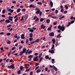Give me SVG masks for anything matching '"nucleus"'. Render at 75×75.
<instances>
[{
	"label": "nucleus",
	"instance_id": "nucleus-56",
	"mask_svg": "<svg viewBox=\"0 0 75 75\" xmlns=\"http://www.w3.org/2000/svg\"><path fill=\"white\" fill-rule=\"evenodd\" d=\"M58 10H55V13H56V14H57V13H58Z\"/></svg>",
	"mask_w": 75,
	"mask_h": 75
},
{
	"label": "nucleus",
	"instance_id": "nucleus-13",
	"mask_svg": "<svg viewBox=\"0 0 75 75\" xmlns=\"http://www.w3.org/2000/svg\"><path fill=\"white\" fill-rule=\"evenodd\" d=\"M46 22L47 23V24H49V23H50V19H47L46 20Z\"/></svg>",
	"mask_w": 75,
	"mask_h": 75
},
{
	"label": "nucleus",
	"instance_id": "nucleus-27",
	"mask_svg": "<svg viewBox=\"0 0 75 75\" xmlns=\"http://www.w3.org/2000/svg\"><path fill=\"white\" fill-rule=\"evenodd\" d=\"M64 7L66 8V9L67 10L68 9V6L66 5H65Z\"/></svg>",
	"mask_w": 75,
	"mask_h": 75
},
{
	"label": "nucleus",
	"instance_id": "nucleus-16",
	"mask_svg": "<svg viewBox=\"0 0 75 75\" xmlns=\"http://www.w3.org/2000/svg\"><path fill=\"white\" fill-rule=\"evenodd\" d=\"M52 41L53 44H55V39H53L52 40Z\"/></svg>",
	"mask_w": 75,
	"mask_h": 75
},
{
	"label": "nucleus",
	"instance_id": "nucleus-45",
	"mask_svg": "<svg viewBox=\"0 0 75 75\" xmlns=\"http://www.w3.org/2000/svg\"><path fill=\"white\" fill-rule=\"evenodd\" d=\"M24 20V16H23L22 17V19H21V21H23Z\"/></svg>",
	"mask_w": 75,
	"mask_h": 75
},
{
	"label": "nucleus",
	"instance_id": "nucleus-54",
	"mask_svg": "<svg viewBox=\"0 0 75 75\" xmlns=\"http://www.w3.org/2000/svg\"><path fill=\"white\" fill-rule=\"evenodd\" d=\"M57 22H55L53 23V25H57Z\"/></svg>",
	"mask_w": 75,
	"mask_h": 75
},
{
	"label": "nucleus",
	"instance_id": "nucleus-64",
	"mask_svg": "<svg viewBox=\"0 0 75 75\" xmlns=\"http://www.w3.org/2000/svg\"><path fill=\"white\" fill-rule=\"evenodd\" d=\"M33 71H31L30 73V75H33Z\"/></svg>",
	"mask_w": 75,
	"mask_h": 75
},
{
	"label": "nucleus",
	"instance_id": "nucleus-30",
	"mask_svg": "<svg viewBox=\"0 0 75 75\" xmlns=\"http://www.w3.org/2000/svg\"><path fill=\"white\" fill-rule=\"evenodd\" d=\"M5 21V19H3L1 20V21H0V23H1L2 22H3V21Z\"/></svg>",
	"mask_w": 75,
	"mask_h": 75
},
{
	"label": "nucleus",
	"instance_id": "nucleus-57",
	"mask_svg": "<svg viewBox=\"0 0 75 75\" xmlns=\"http://www.w3.org/2000/svg\"><path fill=\"white\" fill-rule=\"evenodd\" d=\"M61 12V13H63V12H64V9H62L60 11Z\"/></svg>",
	"mask_w": 75,
	"mask_h": 75
},
{
	"label": "nucleus",
	"instance_id": "nucleus-7",
	"mask_svg": "<svg viewBox=\"0 0 75 75\" xmlns=\"http://www.w3.org/2000/svg\"><path fill=\"white\" fill-rule=\"evenodd\" d=\"M29 8H35V6L31 4L29 5Z\"/></svg>",
	"mask_w": 75,
	"mask_h": 75
},
{
	"label": "nucleus",
	"instance_id": "nucleus-18",
	"mask_svg": "<svg viewBox=\"0 0 75 75\" xmlns=\"http://www.w3.org/2000/svg\"><path fill=\"white\" fill-rule=\"evenodd\" d=\"M11 68H12V69H14V66L13 64H12L11 66Z\"/></svg>",
	"mask_w": 75,
	"mask_h": 75
},
{
	"label": "nucleus",
	"instance_id": "nucleus-25",
	"mask_svg": "<svg viewBox=\"0 0 75 75\" xmlns=\"http://www.w3.org/2000/svg\"><path fill=\"white\" fill-rule=\"evenodd\" d=\"M28 17V15L27 14L25 15L24 16V19H27V18Z\"/></svg>",
	"mask_w": 75,
	"mask_h": 75
},
{
	"label": "nucleus",
	"instance_id": "nucleus-42",
	"mask_svg": "<svg viewBox=\"0 0 75 75\" xmlns=\"http://www.w3.org/2000/svg\"><path fill=\"white\" fill-rule=\"evenodd\" d=\"M42 56V53H41L39 55V58H40Z\"/></svg>",
	"mask_w": 75,
	"mask_h": 75
},
{
	"label": "nucleus",
	"instance_id": "nucleus-9",
	"mask_svg": "<svg viewBox=\"0 0 75 75\" xmlns=\"http://www.w3.org/2000/svg\"><path fill=\"white\" fill-rule=\"evenodd\" d=\"M9 20H10V21H13V17L11 16H9Z\"/></svg>",
	"mask_w": 75,
	"mask_h": 75
},
{
	"label": "nucleus",
	"instance_id": "nucleus-35",
	"mask_svg": "<svg viewBox=\"0 0 75 75\" xmlns=\"http://www.w3.org/2000/svg\"><path fill=\"white\" fill-rule=\"evenodd\" d=\"M37 4H39V5H42V3L40 2H38L37 3Z\"/></svg>",
	"mask_w": 75,
	"mask_h": 75
},
{
	"label": "nucleus",
	"instance_id": "nucleus-43",
	"mask_svg": "<svg viewBox=\"0 0 75 75\" xmlns=\"http://www.w3.org/2000/svg\"><path fill=\"white\" fill-rule=\"evenodd\" d=\"M11 42H10V41L8 40V41L7 43L8 44H10V43Z\"/></svg>",
	"mask_w": 75,
	"mask_h": 75
},
{
	"label": "nucleus",
	"instance_id": "nucleus-19",
	"mask_svg": "<svg viewBox=\"0 0 75 75\" xmlns=\"http://www.w3.org/2000/svg\"><path fill=\"white\" fill-rule=\"evenodd\" d=\"M71 24V22H69L68 23V24L67 25V27H69V25H70Z\"/></svg>",
	"mask_w": 75,
	"mask_h": 75
},
{
	"label": "nucleus",
	"instance_id": "nucleus-36",
	"mask_svg": "<svg viewBox=\"0 0 75 75\" xmlns=\"http://www.w3.org/2000/svg\"><path fill=\"white\" fill-rule=\"evenodd\" d=\"M26 44H29L28 39H26Z\"/></svg>",
	"mask_w": 75,
	"mask_h": 75
},
{
	"label": "nucleus",
	"instance_id": "nucleus-40",
	"mask_svg": "<svg viewBox=\"0 0 75 75\" xmlns=\"http://www.w3.org/2000/svg\"><path fill=\"white\" fill-rule=\"evenodd\" d=\"M6 35L8 36L10 35H11V33H8L6 34Z\"/></svg>",
	"mask_w": 75,
	"mask_h": 75
},
{
	"label": "nucleus",
	"instance_id": "nucleus-63",
	"mask_svg": "<svg viewBox=\"0 0 75 75\" xmlns=\"http://www.w3.org/2000/svg\"><path fill=\"white\" fill-rule=\"evenodd\" d=\"M36 18H37V16H35L34 18V20H35V19Z\"/></svg>",
	"mask_w": 75,
	"mask_h": 75
},
{
	"label": "nucleus",
	"instance_id": "nucleus-8",
	"mask_svg": "<svg viewBox=\"0 0 75 75\" xmlns=\"http://www.w3.org/2000/svg\"><path fill=\"white\" fill-rule=\"evenodd\" d=\"M49 52H50L51 54H53V53H54V50H50L49 51Z\"/></svg>",
	"mask_w": 75,
	"mask_h": 75
},
{
	"label": "nucleus",
	"instance_id": "nucleus-41",
	"mask_svg": "<svg viewBox=\"0 0 75 75\" xmlns=\"http://www.w3.org/2000/svg\"><path fill=\"white\" fill-rule=\"evenodd\" d=\"M38 20H39V18H37L35 21V22H37Z\"/></svg>",
	"mask_w": 75,
	"mask_h": 75
},
{
	"label": "nucleus",
	"instance_id": "nucleus-60",
	"mask_svg": "<svg viewBox=\"0 0 75 75\" xmlns=\"http://www.w3.org/2000/svg\"><path fill=\"white\" fill-rule=\"evenodd\" d=\"M38 53H35L34 55H35V56H37V55H38Z\"/></svg>",
	"mask_w": 75,
	"mask_h": 75
},
{
	"label": "nucleus",
	"instance_id": "nucleus-44",
	"mask_svg": "<svg viewBox=\"0 0 75 75\" xmlns=\"http://www.w3.org/2000/svg\"><path fill=\"white\" fill-rule=\"evenodd\" d=\"M23 48V46H20L19 47V49L20 50L21 49Z\"/></svg>",
	"mask_w": 75,
	"mask_h": 75
},
{
	"label": "nucleus",
	"instance_id": "nucleus-17",
	"mask_svg": "<svg viewBox=\"0 0 75 75\" xmlns=\"http://www.w3.org/2000/svg\"><path fill=\"white\" fill-rule=\"evenodd\" d=\"M5 22H6L7 23H10V21L8 19L6 20L5 21Z\"/></svg>",
	"mask_w": 75,
	"mask_h": 75
},
{
	"label": "nucleus",
	"instance_id": "nucleus-46",
	"mask_svg": "<svg viewBox=\"0 0 75 75\" xmlns=\"http://www.w3.org/2000/svg\"><path fill=\"white\" fill-rule=\"evenodd\" d=\"M20 10H21V9H19L17 11V13H19V12H20Z\"/></svg>",
	"mask_w": 75,
	"mask_h": 75
},
{
	"label": "nucleus",
	"instance_id": "nucleus-4",
	"mask_svg": "<svg viewBox=\"0 0 75 75\" xmlns=\"http://www.w3.org/2000/svg\"><path fill=\"white\" fill-rule=\"evenodd\" d=\"M60 30L62 31H64L65 30V26H61L60 28Z\"/></svg>",
	"mask_w": 75,
	"mask_h": 75
},
{
	"label": "nucleus",
	"instance_id": "nucleus-34",
	"mask_svg": "<svg viewBox=\"0 0 75 75\" xmlns=\"http://www.w3.org/2000/svg\"><path fill=\"white\" fill-rule=\"evenodd\" d=\"M2 13H6V10L5 9L3 10L2 11Z\"/></svg>",
	"mask_w": 75,
	"mask_h": 75
},
{
	"label": "nucleus",
	"instance_id": "nucleus-52",
	"mask_svg": "<svg viewBox=\"0 0 75 75\" xmlns=\"http://www.w3.org/2000/svg\"><path fill=\"white\" fill-rule=\"evenodd\" d=\"M51 30V28H47V30L48 31H50Z\"/></svg>",
	"mask_w": 75,
	"mask_h": 75
},
{
	"label": "nucleus",
	"instance_id": "nucleus-38",
	"mask_svg": "<svg viewBox=\"0 0 75 75\" xmlns=\"http://www.w3.org/2000/svg\"><path fill=\"white\" fill-rule=\"evenodd\" d=\"M53 69L56 71H57V68H56L55 67H53Z\"/></svg>",
	"mask_w": 75,
	"mask_h": 75
},
{
	"label": "nucleus",
	"instance_id": "nucleus-53",
	"mask_svg": "<svg viewBox=\"0 0 75 75\" xmlns=\"http://www.w3.org/2000/svg\"><path fill=\"white\" fill-rule=\"evenodd\" d=\"M31 52H32V51L31 50H30L29 51V52H28V54H30L31 53Z\"/></svg>",
	"mask_w": 75,
	"mask_h": 75
},
{
	"label": "nucleus",
	"instance_id": "nucleus-1",
	"mask_svg": "<svg viewBox=\"0 0 75 75\" xmlns=\"http://www.w3.org/2000/svg\"><path fill=\"white\" fill-rule=\"evenodd\" d=\"M35 11H37L35 12V13H36V14H38L40 13V16H41L42 14V12H41V11H40V9H39V8H37L35 9Z\"/></svg>",
	"mask_w": 75,
	"mask_h": 75
},
{
	"label": "nucleus",
	"instance_id": "nucleus-62",
	"mask_svg": "<svg viewBox=\"0 0 75 75\" xmlns=\"http://www.w3.org/2000/svg\"><path fill=\"white\" fill-rule=\"evenodd\" d=\"M20 36H18V37H17V40H18L19 39H20Z\"/></svg>",
	"mask_w": 75,
	"mask_h": 75
},
{
	"label": "nucleus",
	"instance_id": "nucleus-3",
	"mask_svg": "<svg viewBox=\"0 0 75 75\" xmlns=\"http://www.w3.org/2000/svg\"><path fill=\"white\" fill-rule=\"evenodd\" d=\"M33 57V55H30L28 57V58H29V59L28 60V61H30L31 60V58Z\"/></svg>",
	"mask_w": 75,
	"mask_h": 75
},
{
	"label": "nucleus",
	"instance_id": "nucleus-26",
	"mask_svg": "<svg viewBox=\"0 0 75 75\" xmlns=\"http://www.w3.org/2000/svg\"><path fill=\"white\" fill-rule=\"evenodd\" d=\"M49 58V57L48 56V55H46L45 56V58L46 59H48Z\"/></svg>",
	"mask_w": 75,
	"mask_h": 75
},
{
	"label": "nucleus",
	"instance_id": "nucleus-31",
	"mask_svg": "<svg viewBox=\"0 0 75 75\" xmlns=\"http://www.w3.org/2000/svg\"><path fill=\"white\" fill-rule=\"evenodd\" d=\"M18 20V18L17 17H16V19L15 20V22L16 23V22H17Z\"/></svg>",
	"mask_w": 75,
	"mask_h": 75
},
{
	"label": "nucleus",
	"instance_id": "nucleus-47",
	"mask_svg": "<svg viewBox=\"0 0 75 75\" xmlns=\"http://www.w3.org/2000/svg\"><path fill=\"white\" fill-rule=\"evenodd\" d=\"M75 22V21H71L70 23L71 24H73Z\"/></svg>",
	"mask_w": 75,
	"mask_h": 75
},
{
	"label": "nucleus",
	"instance_id": "nucleus-24",
	"mask_svg": "<svg viewBox=\"0 0 75 75\" xmlns=\"http://www.w3.org/2000/svg\"><path fill=\"white\" fill-rule=\"evenodd\" d=\"M41 71V69H38L37 70V73H39V72H40Z\"/></svg>",
	"mask_w": 75,
	"mask_h": 75
},
{
	"label": "nucleus",
	"instance_id": "nucleus-59",
	"mask_svg": "<svg viewBox=\"0 0 75 75\" xmlns=\"http://www.w3.org/2000/svg\"><path fill=\"white\" fill-rule=\"evenodd\" d=\"M38 65H39V63H37L35 66V67H36L37 66H38Z\"/></svg>",
	"mask_w": 75,
	"mask_h": 75
},
{
	"label": "nucleus",
	"instance_id": "nucleus-33",
	"mask_svg": "<svg viewBox=\"0 0 75 75\" xmlns=\"http://www.w3.org/2000/svg\"><path fill=\"white\" fill-rule=\"evenodd\" d=\"M9 60H10L9 59H7L6 61V62H9Z\"/></svg>",
	"mask_w": 75,
	"mask_h": 75
},
{
	"label": "nucleus",
	"instance_id": "nucleus-29",
	"mask_svg": "<svg viewBox=\"0 0 75 75\" xmlns=\"http://www.w3.org/2000/svg\"><path fill=\"white\" fill-rule=\"evenodd\" d=\"M1 65L2 67H3V68H4V67H5V65H4V64H3V63H2Z\"/></svg>",
	"mask_w": 75,
	"mask_h": 75
},
{
	"label": "nucleus",
	"instance_id": "nucleus-5",
	"mask_svg": "<svg viewBox=\"0 0 75 75\" xmlns=\"http://www.w3.org/2000/svg\"><path fill=\"white\" fill-rule=\"evenodd\" d=\"M25 35L24 34H22L21 35V39H24L25 38V36H24Z\"/></svg>",
	"mask_w": 75,
	"mask_h": 75
},
{
	"label": "nucleus",
	"instance_id": "nucleus-55",
	"mask_svg": "<svg viewBox=\"0 0 75 75\" xmlns=\"http://www.w3.org/2000/svg\"><path fill=\"white\" fill-rule=\"evenodd\" d=\"M38 68H39V66H38V67H36L35 68V70H37L38 69Z\"/></svg>",
	"mask_w": 75,
	"mask_h": 75
},
{
	"label": "nucleus",
	"instance_id": "nucleus-2",
	"mask_svg": "<svg viewBox=\"0 0 75 75\" xmlns=\"http://www.w3.org/2000/svg\"><path fill=\"white\" fill-rule=\"evenodd\" d=\"M38 56L35 57L33 59V61H34L37 62L38 60Z\"/></svg>",
	"mask_w": 75,
	"mask_h": 75
},
{
	"label": "nucleus",
	"instance_id": "nucleus-6",
	"mask_svg": "<svg viewBox=\"0 0 75 75\" xmlns=\"http://www.w3.org/2000/svg\"><path fill=\"white\" fill-rule=\"evenodd\" d=\"M49 35L51 36V37H53L54 35V32H52L51 33H50Z\"/></svg>",
	"mask_w": 75,
	"mask_h": 75
},
{
	"label": "nucleus",
	"instance_id": "nucleus-12",
	"mask_svg": "<svg viewBox=\"0 0 75 75\" xmlns=\"http://www.w3.org/2000/svg\"><path fill=\"white\" fill-rule=\"evenodd\" d=\"M22 52L23 53H25V52H26V48H24L23 49V50Z\"/></svg>",
	"mask_w": 75,
	"mask_h": 75
},
{
	"label": "nucleus",
	"instance_id": "nucleus-50",
	"mask_svg": "<svg viewBox=\"0 0 75 75\" xmlns=\"http://www.w3.org/2000/svg\"><path fill=\"white\" fill-rule=\"evenodd\" d=\"M61 26H60V25H59L58 26V29H60V30H61Z\"/></svg>",
	"mask_w": 75,
	"mask_h": 75
},
{
	"label": "nucleus",
	"instance_id": "nucleus-48",
	"mask_svg": "<svg viewBox=\"0 0 75 75\" xmlns=\"http://www.w3.org/2000/svg\"><path fill=\"white\" fill-rule=\"evenodd\" d=\"M13 4H16V1H12Z\"/></svg>",
	"mask_w": 75,
	"mask_h": 75
},
{
	"label": "nucleus",
	"instance_id": "nucleus-61",
	"mask_svg": "<svg viewBox=\"0 0 75 75\" xmlns=\"http://www.w3.org/2000/svg\"><path fill=\"white\" fill-rule=\"evenodd\" d=\"M28 51H29V49H28L25 53L26 54H27V53H28Z\"/></svg>",
	"mask_w": 75,
	"mask_h": 75
},
{
	"label": "nucleus",
	"instance_id": "nucleus-22",
	"mask_svg": "<svg viewBox=\"0 0 75 75\" xmlns=\"http://www.w3.org/2000/svg\"><path fill=\"white\" fill-rule=\"evenodd\" d=\"M29 36L30 37V38H32L33 37V33H30V34H29Z\"/></svg>",
	"mask_w": 75,
	"mask_h": 75
},
{
	"label": "nucleus",
	"instance_id": "nucleus-39",
	"mask_svg": "<svg viewBox=\"0 0 75 75\" xmlns=\"http://www.w3.org/2000/svg\"><path fill=\"white\" fill-rule=\"evenodd\" d=\"M44 20V18H41L40 19V21L41 22H42V21H43Z\"/></svg>",
	"mask_w": 75,
	"mask_h": 75
},
{
	"label": "nucleus",
	"instance_id": "nucleus-23",
	"mask_svg": "<svg viewBox=\"0 0 75 75\" xmlns=\"http://www.w3.org/2000/svg\"><path fill=\"white\" fill-rule=\"evenodd\" d=\"M23 53H24L23 52V51H21L20 52V54H19V56H21L23 55Z\"/></svg>",
	"mask_w": 75,
	"mask_h": 75
},
{
	"label": "nucleus",
	"instance_id": "nucleus-32",
	"mask_svg": "<svg viewBox=\"0 0 75 75\" xmlns=\"http://www.w3.org/2000/svg\"><path fill=\"white\" fill-rule=\"evenodd\" d=\"M29 31H30L31 33H33V31H34V30L30 29L29 30Z\"/></svg>",
	"mask_w": 75,
	"mask_h": 75
},
{
	"label": "nucleus",
	"instance_id": "nucleus-11",
	"mask_svg": "<svg viewBox=\"0 0 75 75\" xmlns=\"http://www.w3.org/2000/svg\"><path fill=\"white\" fill-rule=\"evenodd\" d=\"M40 39H37L35 41V42H39V41H40Z\"/></svg>",
	"mask_w": 75,
	"mask_h": 75
},
{
	"label": "nucleus",
	"instance_id": "nucleus-15",
	"mask_svg": "<svg viewBox=\"0 0 75 75\" xmlns=\"http://www.w3.org/2000/svg\"><path fill=\"white\" fill-rule=\"evenodd\" d=\"M60 35H61V34H59V35H57L56 37L57 38H61V36Z\"/></svg>",
	"mask_w": 75,
	"mask_h": 75
},
{
	"label": "nucleus",
	"instance_id": "nucleus-58",
	"mask_svg": "<svg viewBox=\"0 0 75 75\" xmlns=\"http://www.w3.org/2000/svg\"><path fill=\"white\" fill-rule=\"evenodd\" d=\"M29 40L30 41H31V40H33V39L32 38H29Z\"/></svg>",
	"mask_w": 75,
	"mask_h": 75
},
{
	"label": "nucleus",
	"instance_id": "nucleus-10",
	"mask_svg": "<svg viewBox=\"0 0 75 75\" xmlns=\"http://www.w3.org/2000/svg\"><path fill=\"white\" fill-rule=\"evenodd\" d=\"M50 4L51 6V7H53V3H52V1H50Z\"/></svg>",
	"mask_w": 75,
	"mask_h": 75
},
{
	"label": "nucleus",
	"instance_id": "nucleus-49",
	"mask_svg": "<svg viewBox=\"0 0 75 75\" xmlns=\"http://www.w3.org/2000/svg\"><path fill=\"white\" fill-rule=\"evenodd\" d=\"M42 60V57H41L40 59V62H41V61Z\"/></svg>",
	"mask_w": 75,
	"mask_h": 75
},
{
	"label": "nucleus",
	"instance_id": "nucleus-21",
	"mask_svg": "<svg viewBox=\"0 0 75 75\" xmlns=\"http://www.w3.org/2000/svg\"><path fill=\"white\" fill-rule=\"evenodd\" d=\"M65 17V16H61L59 18V19H62V18H64Z\"/></svg>",
	"mask_w": 75,
	"mask_h": 75
},
{
	"label": "nucleus",
	"instance_id": "nucleus-28",
	"mask_svg": "<svg viewBox=\"0 0 75 75\" xmlns=\"http://www.w3.org/2000/svg\"><path fill=\"white\" fill-rule=\"evenodd\" d=\"M20 69L21 71H22V70H23V66H21L20 67Z\"/></svg>",
	"mask_w": 75,
	"mask_h": 75
},
{
	"label": "nucleus",
	"instance_id": "nucleus-51",
	"mask_svg": "<svg viewBox=\"0 0 75 75\" xmlns=\"http://www.w3.org/2000/svg\"><path fill=\"white\" fill-rule=\"evenodd\" d=\"M35 42V41H33L30 43L31 44H33Z\"/></svg>",
	"mask_w": 75,
	"mask_h": 75
},
{
	"label": "nucleus",
	"instance_id": "nucleus-14",
	"mask_svg": "<svg viewBox=\"0 0 75 75\" xmlns=\"http://www.w3.org/2000/svg\"><path fill=\"white\" fill-rule=\"evenodd\" d=\"M41 28H42L43 29H44L45 28V26H44V25L42 24L41 26Z\"/></svg>",
	"mask_w": 75,
	"mask_h": 75
},
{
	"label": "nucleus",
	"instance_id": "nucleus-20",
	"mask_svg": "<svg viewBox=\"0 0 75 75\" xmlns=\"http://www.w3.org/2000/svg\"><path fill=\"white\" fill-rule=\"evenodd\" d=\"M52 17L53 16H52V15L49 14L48 15V17H49V18H50V17H51L52 18Z\"/></svg>",
	"mask_w": 75,
	"mask_h": 75
},
{
	"label": "nucleus",
	"instance_id": "nucleus-37",
	"mask_svg": "<svg viewBox=\"0 0 75 75\" xmlns=\"http://www.w3.org/2000/svg\"><path fill=\"white\" fill-rule=\"evenodd\" d=\"M21 71L19 70V71H18V72H17L18 74H21Z\"/></svg>",
	"mask_w": 75,
	"mask_h": 75
}]
</instances>
